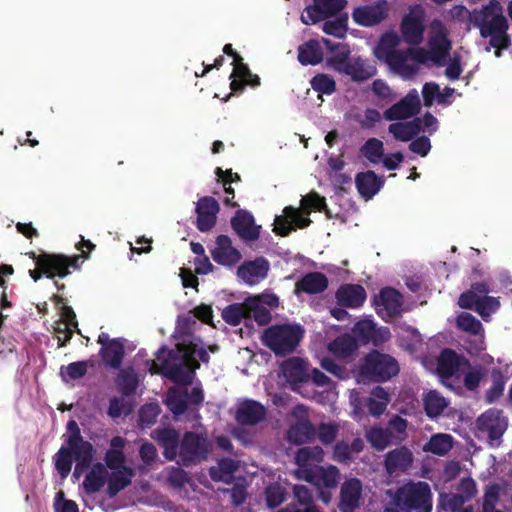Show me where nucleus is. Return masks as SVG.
I'll return each mask as SVG.
<instances>
[{
  "mask_svg": "<svg viewBox=\"0 0 512 512\" xmlns=\"http://www.w3.org/2000/svg\"><path fill=\"white\" fill-rule=\"evenodd\" d=\"M267 415V409L260 402L253 399H245L239 403L235 420L242 426H255L262 422Z\"/></svg>",
  "mask_w": 512,
  "mask_h": 512,
  "instance_id": "nucleus-22",
  "label": "nucleus"
},
{
  "mask_svg": "<svg viewBox=\"0 0 512 512\" xmlns=\"http://www.w3.org/2000/svg\"><path fill=\"white\" fill-rule=\"evenodd\" d=\"M311 88L318 94L332 95L336 92V82L332 76L318 73L310 80Z\"/></svg>",
  "mask_w": 512,
  "mask_h": 512,
  "instance_id": "nucleus-51",
  "label": "nucleus"
},
{
  "mask_svg": "<svg viewBox=\"0 0 512 512\" xmlns=\"http://www.w3.org/2000/svg\"><path fill=\"white\" fill-rule=\"evenodd\" d=\"M161 412L157 403H146L139 410V422L142 427H150L157 422V418Z\"/></svg>",
  "mask_w": 512,
  "mask_h": 512,
  "instance_id": "nucleus-57",
  "label": "nucleus"
},
{
  "mask_svg": "<svg viewBox=\"0 0 512 512\" xmlns=\"http://www.w3.org/2000/svg\"><path fill=\"white\" fill-rule=\"evenodd\" d=\"M453 447V437L449 434H435L425 444L424 451L443 456Z\"/></svg>",
  "mask_w": 512,
  "mask_h": 512,
  "instance_id": "nucleus-47",
  "label": "nucleus"
},
{
  "mask_svg": "<svg viewBox=\"0 0 512 512\" xmlns=\"http://www.w3.org/2000/svg\"><path fill=\"white\" fill-rule=\"evenodd\" d=\"M81 258H87V255L66 256L43 252L36 268L29 270V275L34 281H38L43 275L49 279L64 278L71 273L70 269H80L79 260Z\"/></svg>",
  "mask_w": 512,
  "mask_h": 512,
  "instance_id": "nucleus-5",
  "label": "nucleus"
},
{
  "mask_svg": "<svg viewBox=\"0 0 512 512\" xmlns=\"http://www.w3.org/2000/svg\"><path fill=\"white\" fill-rule=\"evenodd\" d=\"M134 476V472L130 467H122L120 470H113L107 477L106 493L109 498H114L119 492L128 487Z\"/></svg>",
  "mask_w": 512,
  "mask_h": 512,
  "instance_id": "nucleus-36",
  "label": "nucleus"
},
{
  "mask_svg": "<svg viewBox=\"0 0 512 512\" xmlns=\"http://www.w3.org/2000/svg\"><path fill=\"white\" fill-rule=\"evenodd\" d=\"M329 351L340 358H347L353 355L358 349V343L350 334H344L334 339L328 345Z\"/></svg>",
  "mask_w": 512,
  "mask_h": 512,
  "instance_id": "nucleus-44",
  "label": "nucleus"
},
{
  "mask_svg": "<svg viewBox=\"0 0 512 512\" xmlns=\"http://www.w3.org/2000/svg\"><path fill=\"white\" fill-rule=\"evenodd\" d=\"M88 365L86 361H77L62 366L60 368V375L63 380H77L84 377L87 373Z\"/></svg>",
  "mask_w": 512,
  "mask_h": 512,
  "instance_id": "nucleus-56",
  "label": "nucleus"
},
{
  "mask_svg": "<svg viewBox=\"0 0 512 512\" xmlns=\"http://www.w3.org/2000/svg\"><path fill=\"white\" fill-rule=\"evenodd\" d=\"M269 271V262L264 257L245 261L238 267L237 275L249 285H255L265 279Z\"/></svg>",
  "mask_w": 512,
  "mask_h": 512,
  "instance_id": "nucleus-25",
  "label": "nucleus"
},
{
  "mask_svg": "<svg viewBox=\"0 0 512 512\" xmlns=\"http://www.w3.org/2000/svg\"><path fill=\"white\" fill-rule=\"evenodd\" d=\"M66 428L69 432L66 443L76 461V468L74 472V475H76L78 469H87L91 466L95 449L89 441L84 440L81 435L80 428L75 420H69Z\"/></svg>",
  "mask_w": 512,
  "mask_h": 512,
  "instance_id": "nucleus-8",
  "label": "nucleus"
},
{
  "mask_svg": "<svg viewBox=\"0 0 512 512\" xmlns=\"http://www.w3.org/2000/svg\"><path fill=\"white\" fill-rule=\"evenodd\" d=\"M105 467L111 470H120L122 467H126L124 465L126 461V456L122 450L119 449H109L106 451L104 456Z\"/></svg>",
  "mask_w": 512,
  "mask_h": 512,
  "instance_id": "nucleus-63",
  "label": "nucleus"
},
{
  "mask_svg": "<svg viewBox=\"0 0 512 512\" xmlns=\"http://www.w3.org/2000/svg\"><path fill=\"white\" fill-rule=\"evenodd\" d=\"M386 493L391 497L392 506H386L383 512H432L431 488L424 481H409Z\"/></svg>",
  "mask_w": 512,
  "mask_h": 512,
  "instance_id": "nucleus-3",
  "label": "nucleus"
},
{
  "mask_svg": "<svg viewBox=\"0 0 512 512\" xmlns=\"http://www.w3.org/2000/svg\"><path fill=\"white\" fill-rule=\"evenodd\" d=\"M115 383L119 392L125 396L130 397L135 394L138 385L139 378L137 373L132 367L120 370L118 373Z\"/></svg>",
  "mask_w": 512,
  "mask_h": 512,
  "instance_id": "nucleus-43",
  "label": "nucleus"
},
{
  "mask_svg": "<svg viewBox=\"0 0 512 512\" xmlns=\"http://www.w3.org/2000/svg\"><path fill=\"white\" fill-rule=\"evenodd\" d=\"M377 69L369 65L362 57L352 58L340 71L339 74L349 76L353 82L361 83L375 76Z\"/></svg>",
  "mask_w": 512,
  "mask_h": 512,
  "instance_id": "nucleus-29",
  "label": "nucleus"
},
{
  "mask_svg": "<svg viewBox=\"0 0 512 512\" xmlns=\"http://www.w3.org/2000/svg\"><path fill=\"white\" fill-rule=\"evenodd\" d=\"M304 337V329L298 324H280L268 327L262 336L263 344L275 355L292 353Z\"/></svg>",
  "mask_w": 512,
  "mask_h": 512,
  "instance_id": "nucleus-4",
  "label": "nucleus"
},
{
  "mask_svg": "<svg viewBox=\"0 0 512 512\" xmlns=\"http://www.w3.org/2000/svg\"><path fill=\"white\" fill-rule=\"evenodd\" d=\"M283 213V216L276 217L273 229L279 236H288L295 227L303 229L311 224L310 218L304 217L299 209L292 206L285 207Z\"/></svg>",
  "mask_w": 512,
  "mask_h": 512,
  "instance_id": "nucleus-21",
  "label": "nucleus"
},
{
  "mask_svg": "<svg viewBox=\"0 0 512 512\" xmlns=\"http://www.w3.org/2000/svg\"><path fill=\"white\" fill-rule=\"evenodd\" d=\"M360 151L370 162L376 163L383 155V142L377 138H370L361 147Z\"/></svg>",
  "mask_w": 512,
  "mask_h": 512,
  "instance_id": "nucleus-58",
  "label": "nucleus"
},
{
  "mask_svg": "<svg viewBox=\"0 0 512 512\" xmlns=\"http://www.w3.org/2000/svg\"><path fill=\"white\" fill-rule=\"evenodd\" d=\"M470 22L479 29L482 38H489V45L495 49L496 57H500L501 51L511 46L512 41L508 34L509 22L498 0H490L480 9H474L470 13Z\"/></svg>",
  "mask_w": 512,
  "mask_h": 512,
  "instance_id": "nucleus-1",
  "label": "nucleus"
},
{
  "mask_svg": "<svg viewBox=\"0 0 512 512\" xmlns=\"http://www.w3.org/2000/svg\"><path fill=\"white\" fill-rule=\"evenodd\" d=\"M476 425L478 431L487 434L490 441H496L504 434L507 421L502 410L491 408L477 418Z\"/></svg>",
  "mask_w": 512,
  "mask_h": 512,
  "instance_id": "nucleus-14",
  "label": "nucleus"
},
{
  "mask_svg": "<svg viewBox=\"0 0 512 512\" xmlns=\"http://www.w3.org/2000/svg\"><path fill=\"white\" fill-rule=\"evenodd\" d=\"M356 188L365 199H371L375 196L384 184V180L377 176L372 170L359 172L355 177Z\"/></svg>",
  "mask_w": 512,
  "mask_h": 512,
  "instance_id": "nucleus-32",
  "label": "nucleus"
},
{
  "mask_svg": "<svg viewBox=\"0 0 512 512\" xmlns=\"http://www.w3.org/2000/svg\"><path fill=\"white\" fill-rule=\"evenodd\" d=\"M388 131L396 140L402 142L410 141L420 133L421 119L420 117H417L408 122L392 123L389 125Z\"/></svg>",
  "mask_w": 512,
  "mask_h": 512,
  "instance_id": "nucleus-40",
  "label": "nucleus"
},
{
  "mask_svg": "<svg viewBox=\"0 0 512 512\" xmlns=\"http://www.w3.org/2000/svg\"><path fill=\"white\" fill-rule=\"evenodd\" d=\"M363 486L358 478L346 479L340 487L338 508L341 512H354L360 507Z\"/></svg>",
  "mask_w": 512,
  "mask_h": 512,
  "instance_id": "nucleus-20",
  "label": "nucleus"
},
{
  "mask_svg": "<svg viewBox=\"0 0 512 512\" xmlns=\"http://www.w3.org/2000/svg\"><path fill=\"white\" fill-rule=\"evenodd\" d=\"M400 44V38L395 32H386L380 38L379 44L375 49V56L378 58L386 52L397 50Z\"/></svg>",
  "mask_w": 512,
  "mask_h": 512,
  "instance_id": "nucleus-59",
  "label": "nucleus"
},
{
  "mask_svg": "<svg viewBox=\"0 0 512 512\" xmlns=\"http://www.w3.org/2000/svg\"><path fill=\"white\" fill-rule=\"evenodd\" d=\"M316 428L308 419L298 420L293 424L288 432V440L294 444H303L311 441L315 437Z\"/></svg>",
  "mask_w": 512,
  "mask_h": 512,
  "instance_id": "nucleus-41",
  "label": "nucleus"
},
{
  "mask_svg": "<svg viewBox=\"0 0 512 512\" xmlns=\"http://www.w3.org/2000/svg\"><path fill=\"white\" fill-rule=\"evenodd\" d=\"M303 479L318 488L324 487L333 489L338 486L340 480V471L334 465H318L316 468L304 470Z\"/></svg>",
  "mask_w": 512,
  "mask_h": 512,
  "instance_id": "nucleus-23",
  "label": "nucleus"
},
{
  "mask_svg": "<svg viewBox=\"0 0 512 512\" xmlns=\"http://www.w3.org/2000/svg\"><path fill=\"white\" fill-rule=\"evenodd\" d=\"M230 224L234 232L245 242H254L260 237L261 226L255 223L254 216L247 210H237Z\"/></svg>",
  "mask_w": 512,
  "mask_h": 512,
  "instance_id": "nucleus-17",
  "label": "nucleus"
},
{
  "mask_svg": "<svg viewBox=\"0 0 512 512\" xmlns=\"http://www.w3.org/2000/svg\"><path fill=\"white\" fill-rule=\"evenodd\" d=\"M211 256L217 264L227 267L234 266L242 258L240 251L233 247L227 235H219L216 238V247L211 251Z\"/></svg>",
  "mask_w": 512,
  "mask_h": 512,
  "instance_id": "nucleus-24",
  "label": "nucleus"
},
{
  "mask_svg": "<svg viewBox=\"0 0 512 512\" xmlns=\"http://www.w3.org/2000/svg\"><path fill=\"white\" fill-rule=\"evenodd\" d=\"M398 373L397 360L377 350L368 353L359 367V374L363 379L376 383L386 382Z\"/></svg>",
  "mask_w": 512,
  "mask_h": 512,
  "instance_id": "nucleus-6",
  "label": "nucleus"
},
{
  "mask_svg": "<svg viewBox=\"0 0 512 512\" xmlns=\"http://www.w3.org/2000/svg\"><path fill=\"white\" fill-rule=\"evenodd\" d=\"M347 15H341L334 20H327L323 24V31L328 35L343 37L347 31Z\"/></svg>",
  "mask_w": 512,
  "mask_h": 512,
  "instance_id": "nucleus-60",
  "label": "nucleus"
},
{
  "mask_svg": "<svg viewBox=\"0 0 512 512\" xmlns=\"http://www.w3.org/2000/svg\"><path fill=\"white\" fill-rule=\"evenodd\" d=\"M339 428L335 422H321L316 428L315 436L323 445H332L338 436Z\"/></svg>",
  "mask_w": 512,
  "mask_h": 512,
  "instance_id": "nucleus-54",
  "label": "nucleus"
},
{
  "mask_svg": "<svg viewBox=\"0 0 512 512\" xmlns=\"http://www.w3.org/2000/svg\"><path fill=\"white\" fill-rule=\"evenodd\" d=\"M97 343L101 345L99 356L103 363L112 369H119L125 357V340L111 339L107 333L102 332L98 336Z\"/></svg>",
  "mask_w": 512,
  "mask_h": 512,
  "instance_id": "nucleus-12",
  "label": "nucleus"
},
{
  "mask_svg": "<svg viewBox=\"0 0 512 512\" xmlns=\"http://www.w3.org/2000/svg\"><path fill=\"white\" fill-rule=\"evenodd\" d=\"M323 60V51L320 43L310 39L298 48V61L304 65H317Z\"/></svg>",
  "mask_w": 512,
  "mask_h": 512,
  "instance_id": "nucleus-42",
  "label": "nucleus"
},
{
  "mask_svg": "<svg viewBox=\"0 0 512 512\" xmlns=\"http://www.w3.org/2000/svg\"><path fill=\"white\" fill-rule=\"evenodd\" d=\"M249 303H233L226 306L222 311L223 320L231 325H239L243 319H248Z\"/></svg>",
  "mask_w": 512,
  "mask_h": 512,
  "instance_id": "nucleus-46",
  "label": "nucleus"
},
{
  "mask_svg": "<svg viewBox=\"0 0 512 512\" xmlns=\"http://www.w3.org/2000/svg\"><path fill=\"white\" fill-rule=\"evenodd\" d=\"M390 400L391 397L388 391L381 386H375L370 391L369 396L355 397L351 400V403L354 406L355 412L363 411L366 408L370 415L379 417L385 412Z\"/></svg>",
  "mask_w": 512,
  "mask_h": 512,
  "instance_id": "nucleus-13",
  "label": "nucleus"
},
{
  "mask_svg": "<svg viewBox=\"0 0 512 512\" xmlns=\"http://www.w3.org/2000/svg\"><path fill=\"white\" fill-rule=\"evenodd\" d=\"M366 438L374 449L382 451L390 444L392 434L388 429L373 427L367 432Z\"/></svg>",
  "mask_w": 512,
  "mask_h": 512,
  "instance_id": "nucleus-50",
  "label": "nucleus"
},
{
  "mask_svg": "<svg viewBox=\"0 0 512 512\" xmlns=\"http://www.w3.org/2000/svg\"><path fill=\"white\" fill-rule=\"evenodd\" d=\"M108 477V470L103 463H96L92 466L90 471L86 474L82 487L87 495H92L99 492L106 484Z\"/></svg>",
  "mask_w": 512,
  "mask_h": 512,
  "instance_id": "nucleus-37",
  "label": "nucleus"
},
{
  "mask_svg": "<svg viewBox=\"0 0 512 512\" xmlns=\"http://www.w3.org/2000/svg\"><path fill=\"white\" fill-rule=\"evenodd\" d=\"M424 11L420 8L411 9L400 23V32L405 43L417 46L423 42L425 24Z\"/></svg>",
  "mask_w": 512,
  "mask_h": 512,
  "instance_id": "nucleus-10",
  "label": "nucleus"
},
{
  "mask_svg": "<svg viewBox=\"0 0 512 512\" xmlns=\"http://www.w3.org/2000/svg\"><path fill=\"white\" fill-rule=\"evenodd\" d=\"M492 385L486 391L485 400L491 404L498 400L502 395L505 387V377L499 369H493L491 372Z\"/></svg>",
  "mask_w": 512,
  "mask_h": 512,
  "instance_id": "nucleus-52",
  "label": "nucleus"
},
{
  "mask_svg": "<svg viewBox=\"0 0 512 512\" xmlns=\"http://www.w3.org/2000/svg\"><path fill=\"white\" fill-rule=\"evenodd\" d=\"M469 364L465 357L450 348L443 349L437 362V372L442 378H451L463 364Z\"/></svg>",
  "mask_w": 512,
  "mask_h": 512,
  "instance_id": "nucleus-31",
  "label": "nucleus"
},
{
  "mask_svg": "<svg viewBox=\"0 0 512 512\" xmlns=\"http://www.w3.org/2000/svg\"><path fill=\"white\" fill-rule=\"evenodd\" d=\"M500 307L498 298L492 296H483L480 298L478 305L476 306V312L483 318L486 319Z\"/></svg>",
  "mask_w": 512,
  "mask_h": 512,
  "instance_id": "nucleus-64",
  "label": "nucleus"
},
{
  "mask_svg": "<svg viewBox=\"0 0 512 512\" xmlns=\"http://www.w3.org/2000/svg\"><path fill=\"white\" fill-rule=\"evenodd\" d=\"M210 443L205 435L187 431L180 441L179 460L177 463L183 467L200 464L208 459Z\"/></svg>",
  "mask_w": 512,
  "mask_h": 512,
  "instance_id": "nucleus-7",
  "label": "nucleus"
},
{
  "mask_svg": "<svg viewBox=\"0 0 512 512\" xmlns=\"http://www.w3.org/2000/svg\"><path fill=\"white\" fill-rule=\"evenodd\" d=\"M325 46L333 52V55L327 58V65L338 72L352 59L350 49L347 45L333 43L329 39L323 38Z\"/></svg>",
  "mask_w": 512,
  "mask_h": 512,
  "instance_id": "nucleus-39",
  "label": "nucleus"
},
{
  "mask_svg": "<svg viewBox=\"0 0 512 512\" xmlns=\"http://www.w3.org/2000/svg\"><path fill=\"white\" fill-rule=\"evenodd\" d=\"M364 448V442L361 438H354L351 444L341 440L335 443L333 447V460L338 463L348 464L354 459V454L360 453Z\"/></svg>",
  "mask_w": 512,
  "mask_h": 512,
  "instance_id": "nucleus-38",
  "label": "nucleus"
},
{
  "mask_svg": "<svg viewBox=\"0 0 512 512\" xmlns=\"http://www.w3.org/2000/svg\"><path fill=\"white\" fill-rule=\"evenodd\" d=\"M324 458V451L320 446L301 447L295 453V463L298 465V476L303 479L304 470L316 468Z\"/></svg>",
  "mask_w": 512,
  "mask_h": 512,
  "instance_id": "nucleus-30",
  "label": "nucleus"
},
{
  "mask_svg": "<svg viewBox=\"0 0 512 512\" xmlns=\"http://www.w3.org/2000/svg\"><path fill=\"white\" fill-rule=\"evenodd\" d=\"M377 59L384 61L391 70L403 76H410L416 72L414 66L407 64V49L405 51L397 49L386 52L384 55L378 57Z\"/></svg>",
  "mask_w": 512,
  "mask_h": 512,
  "instance_id": "nucleus-35",
  "label": "nucleus"
},
{
  "mask_svg": "<svg viewBox=\"0 0 512 512\" xmlns=\"http://www.w3.org/2000/svg\"><path fill=\"white\" fill-rule=\"evenodd\" d=\"M448 402L437 391H429L424 397V410L429 418L441 415Z\"/></svg>",
  "mask_w": 512,
  "mask_h": 512,
  "instance_id": "nucleus-48",
  "label": "nucleus"
},
{
  "mask_svg": "<svg viewBox=\"0 0 512 512\" xmlns=\"http://www.w3.org/2000/svg\"><path fill=\"white\" fill-rule=\"evenodd\" d=\"M421 109L419 95L416 89L408 92L400 101L386 109L383 117L387 121H398L414 117Z\"/></svg>",
  "mask_w": 512,
  "mask_h": 512,
  "instance_id": "nucleus-15",
  "label": "nucleus"
},
{
  "mask_svg": "<svg viewBox=\"0 0 512 512\" xmlns=\"http://www.w3.org/2000/svg\"><path fill=\"white\" fill-rule=\"evenodd\" d=\"M354 333L358 335L364 343H377L381 338V329L377 328L376 324L370 319H362L358 321L353 329ZM384 333L389 334L388 329L383 330Z\"/></svg>",
  "mask_w": 512,
  "mask_h": 512,
  "instance_id": "nucleus-45",
  "label": "nucleus"
},
{
  "mask_svg": "<svg viewBox=\"0 0 512 512\" xmlns=\"http://www.w3.org/2000/svg\"><path fill=\"white\" fill-rule=\"evenodd\" d=\"M195 345L179 343L176 349H168L162 346L155 354L156 360H148L149 372L162 374L174 383L188 385L192 381V372L187 367V362L193 358Z\"/></svg>",
  "mask_w": 512,
  "mask_h": 512,
  "instance_id": "nucleus-2",
  "label": "nucleus"
},
{
  "mask_svg": "<svg viewBox=\"0 0 512 512\" xmlns=\"http://www.w3.org/2000/svg\"><path fill=\"white\" fill-rule=\"evenodd\" d=\"M431 35L428 39L429 57L435 64H441L452 49V42L448 38V29L445 24L434 19L430 24Z\"/></svg>",
  "mask_w": 512,
  "mask_h": 512,
  "instance_id": "nucleus-9",
  "label": "nucleus"
},
{
  "mask_svg": "<svg viewBox=\"0 0 512 512\" xmlns=\"http://www.w3.org/2000/svg\"><path fill=\"white\" fill-rule=\"evenodd\" d=\"M73 454L69 447H61L55 455V468L65 478L71 472Z\"/></svg>",
  "mask_w": 512,
  "mask_h": 512,
  "instance_id": "nucleus-55",
  "label": "nucleus"
},
{
  "mask_svg": "<svg viewBox=\"0 0 512 512\" xmlns=\"http://www.w3.org/2000/svg\"><path fill=\"white\" fill-rule=\"evenodd\" d=\"M284 377L290 383H303L310 379L308 363L299 357L289 358L282 364Z\"/></svg>",
  "mask_w": 512,
  "mask_h": 512,
  "instance_id": "nucleus-34",
  "label": "nucleus"
},
{
  "mask_svg": "<svg viewBox=\"0 0 512 512\" xmlns=\"http://www.w3.org/2000/svg\"><path fill=\"white\" fill-rule=\"evenodd\" d=\"M422 96L426 107L432 106L435 99H437L438 104H446L444 95H441L440 93L439 85L434 82L424 84L422 88Z\"/></svg>",
  "mask_w": 512,
  "mask_h": 512,
  "instance_id": "nucleus-61",
  "label": "nucleus"
},
{
  "mask_svg": "<svg viewBox=\"0 0 512 512\" xmlns=\"http://www.w3.org/2000/svg\"><path fill=\"white\" fill-rule=\"evenodd\" d=\"M166 404L175 416L184 414L188 409L187 399L183 393L169 392Z\"/></svg>",
  "mask_w": 512,
  "mask_h": 512,
  "instance_id": "nucleus-62",
  "label": "nucleus"
},
{
  "mask_svg": "<svg viewBox=\"0 0 512 512\" xmlns=\"http://www.w3.org/2000/svg\"><path fill=\"white\" fill-rule=\"evenodd\" d=\"M346 5L347 0H313L302 13L301 21L306 25L315 24L337 15Z\"/></svg>",
  "mask_w": 512,
  "mask_h": 512,
  "instance_id": "nucleus-11",
  "label": "nucleus"
},
{
  "mask_svg": "<svg viewBox=\"0 0 512 512\" xmlns=\"http://www.w3.org/2000/svg\"><path fill=\"white\" fill-rule=\"evenodd\" d=\"M413 453L405 446L389 451L384 460V466L388 474L408 471L413 464Z\"/></svg>",
  "mask_w": 512,
  "mask_h": 512,
  "instance_id": "nucleus-27",
  "label": "nucleus"
},
{
  "mask_svg": "<svg viewBox=\"0 0 512 512\" xmlns=\"http://www.w3.org/2000/svg\"><path fill=\"white\" fill-rule=\"evenodd\" d=\"M153 438L163 448V456L168 461H174L179 456L180 436L173 428H159L154 431Z\"/></svg>",
  "mask_w": 512,
  "mask_h": 512,
  "instance_id": "nucleus-26",
  "label": "nucleus"
},
{
  "mask_svg": "<svg viewBox=\"0 0 512 512\" xmlns=\"http://www.w3.org/2000/svg\"><path fill=\"white\" fill-rule=\"evenodd\" d=\"M220 205L212 196H203L196 203V227L200 232L210 231L216 224Z\"/></svg>",
  "mask_w": 512,
  "mask_h": 512,
  "instance_id": "nucleus-19",
  "label": "nucleus"
},
{
  "mask_svg": "<svg viewBox=\"0 0 512 512\" xmlns=\"http://www.w3.org/2000/svg\"><path fill=\"white\" fill-rule=\"evenodd\" d=\"M301 214L309 215L312 211L326 212L328 213L326 200L320 196L317 192H311L301 199V208L299 209Z\"/></svg>",
  "mask_w": 512,
  "mask_h": 512,
  "instance_id": "nucleus-49",
  "label": "nucleus"
},
{
  "mask_svg": "<svg viewBox=\"0 0 512 512\" xmlns=\"http://www.w3.org/2000/svg\"><path fill=\"white\" fill-rule=\"evenodd\" d=\"M373 305L377 314L383 319L397 317L401 312L402 295L395 288H382L374 297Z\"/></svg>",
  "mask_w": 512,
  "mask_h": 512,
  "instance_id": "nucleus-16",
  "label": "nucleus"
},
{
  "mask_svg": "<svg viewBox=\"0 0 512 512\" xmlns=\"http://www.w3.org/2000/svg\"><path fill=\"white\" fill-rule=\"evenodd\" d=\"M388 16V7L385 0L377 1L371 5L356 7L352 12L355 23L363 27H372L381 23Z\"/></svg>",
  "mask_w": 512,
  "mask_h": 512,
  "instance_id": "nucleus-18",
  "label": "nucleus"
},
{
  "mask_svg": "<svg viewBox=\"0 0 512 512\" xmlns=\"http://www.w3.org/2000/svg\"><path fill=\"white\" fill-rule=\"evenodd\" d=\"M328 284V278L325 274L321 272H309L296 282L295 293L319 294L327 289Z\"/></svg>",
  "mask_w": 512,
  "mask_h": 512,
  "instance_id": "nucleus-33",
  "label": "nucleus"
},
{
  "mask_svg": "<svg viewBox=\"0 0 512 512\" xmlns=\"http://www.w3.org/2000/svg\"><path fill=\"white\" fill-rule=\"evenodd\" d=\"M366 291L358 284H343L336 291L337 303L342 307L358 308L366 300Z\"/></svg>",
  "mask_w": 512,
  "mask_h": 512,
  "instance_id": "nucleus-28",
  "label": "nucleus"
},
{
  "mask_svg": "<svg viewBox=\"0 0 512 512\" xmlns=\"http://www.w3.org/2000/svg\"><path fill=\"white\" fill-rule=\"evenodd\" d=\"M457 327L471 335H479L483 332L482 323L472 314L463 312L456 319Z\"/></svg>",
  "mask_w": 512,
  "mask_h": 512,
  "instance_id": "nucleus-53",
  "label": "nucleus"
}]
</instances>
